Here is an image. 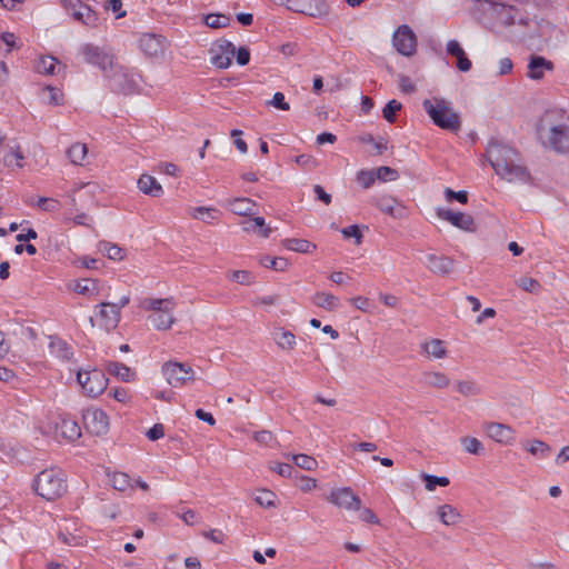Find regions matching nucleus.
<instances>
[{
    "label": "nucleus",
    "instance_id": "f257e3e1",
    "mask_svg": "<svg viewBox=\"0 0 569 569\" xmlns=\"http://www.w3.org/2000/svg\"><path fill=\"white\" fill-rule=\"evenodd\" d=\"M487 158L495 172L509 182L526 180L529 176L518 151L507 144L498 141L490 142L487 148Z\"/></svg>",
    "mask_w": 569,
    "mask_h": 569
},
{
    "label": "nucleus",
    "instance_id": "f03ea898",
    "mask_svg": "<svg viewBox=\"0 0 569 569\" xmlns=\"http://www.w3.org/2000/svg\"><path fill=\"white\" fill-rule=\"evenodd\" d=\"M538 133L545 148L569 156V114L547 112L538 126Z\"/></svg>",
    "mask_w": 569,
    "mask_h": 569
},
{
    "label": "nucleus",
    "instance_id": "7ed1b4c3",
    "mask_svg": "<svg viewBox=\"0 0 569 569\" xmlns=\"http://www.w3.org/2000/svg\"><path fill=\"white\" fill-rule=\"evenodd\" d=\"M64 473L57 468H48L37 475L32 481L33 492L40 498H61L67 491Z\"/></svg>",
    "mask_w": 569,
    "mask_h": 569
},
{
    "label": "nucleus",
    "instance_id": "20e7f679",
    "mask_svg": "<svg viewBox=\"0 0 569 569\" xmlns=\"http://www.w3.org/2000/svg\"><path fill=\"white\" fill-rule=\"evenodd\" d=\"M422 107L433 123L443 130L457 132L461 128V120L452 110L450 103L442 98L426 99Z\"/></svg>",
    "mask_w": 569,
    "mask_h": 569
},
{
    "label": "nucleus",
    "instance_id": "39448f33",
    "mask_svg": "<svg viewBox=\"0 0 569 569\" xmlns=\"http://www.w3.org/2000/svg\"><path fill=\"white\" fill-rule=\"evenodd\" d=\"M140 306L142 309L153 312L148 319L157 330H169L176 321L172 315L176 302L172 298H144Z\"/></svg>",
    "mask_w": 569,
    "mask_h": 569
},
{
    "label": "nucleus",
    "instance_id": "423d86ee",
    "mask_svg": "<svg viewBox=\"0 0 569 569\" xmlns=\"http://www.w3.org/2000/svg\"><path fill=\"white\" fill-rule=\"evenodd\" d=\"M104 79L110 90L116 93L129 96L139 92L140 76L119 62L112 68V71L107 73Z\"/></svg>",
    "mask_w": 569,
    "mask_h": 569
},
{
    "label": "nucleus",
    "instance_id": "0eeeda50",
    "mask_svg": "<svg viewBox=\"0 0 569 569\" xmlns=\"http://www.w3.org/2000/svg\"><path fill=\"white\" fill-rule=\"evenodd\" d=\"M81 53L87 63L93 64L102 71L103 77L112 71V68L118 63L117 57L109 49L92 43L82 46Z\"/></svg>",
    "mask_w": 569,
    "mask_h": 569
},
{
    "label": "nucleus",
    "instance_id": "6e6552de",
    "mask_svg": "<svg viewBox=\"0 0 569 569\" xmlns=\"http://www.w3.org/2000/svg\"><path fill=\"white\" fill-rule=\"evenodd\" d=\"M98 186L93 182L81 183L73 188L67 197L70 199L72 211L90 209L97 204Z\"/></svg>",
    "mask_w": 569,
    "mask_h": 569
},
{
    "label": "nucleus",
    "instance_id": "1a4fd4ad",
    "mask_svg": "<svg viewBox=\"0 0 569 569\" xmlns=\"http://www.w3.org/2000/svg\"><path fill=\"white\" fill-rule=\"evenodd\" d=\"M78 383L83 392L89 397L101 395L108 385V379L101 370H80L77 373Z\"/></svg>",
    "mask_w": 569,
    "mask_h": 569
},
{
    "label": "nucleus",
    "instance_id": "9d476101",
    "mask_svg": "<svg viewBox=\"0 0 569 569\" xmlns=\"http://www.w3.org/2000/svg\"><path fill=\"white\" fill-rule=\"evenodd\" d=\"M63 8L74 20L87 27L96 28L100 23L98 14L80 0H63Z\"/></svg>",
    "mask_w": 569,
    "mask_h": 569
},
{
    "label": "nucleus",
    "instance_id": "9b49d317",
    "mask_svg": "<svg viewBox=\"0 0 569 569\" xmlns=\"http://www.w3.org/2000/svg\"><path fill=\"white\" fill-rule=\"evenodd\" d=\"M392 41L396 50L405 57H411L417 52V36L407 24L398 27Z\"/></svg>",
    "mask_w": 569,
    "mask_h": 569
},
{
    "label": "nucleus",
    "instance_id": "f8f14e48",
    "mask_svg": "<svg viewBox=\"0 0 569 569\" xmlns=\"http://www.w3.org/2000/svg\"><path fill=\"white\" fill-rule=\"evenodd\" d=\"M82 421L84 428L92 435L101 436L109 430V417L101 409L88 408L83 411Z\"/></svg>",
    "mask_w": 569,
    "mask_h": 569
},
{
    "label": "nucleus",
    "instance_id": "ddd939ff",
    "mask_svg": "<svg viewBox=\"0 0 569 569\" xmlns=\"http://www.w3.org/2000/svg\"><path fill=\"white\" fill-rule=\"evenodd\" d=\"M162 372L168 383L176 388L193 379L191 367L180 362H166Z\"/></svg>",
    "mask_w": 569,
    "mask_h": 569
},
{
    "label": "nucleus",
    "instance_id": "4468645a",
    "mask_svg": "<svg viewBox=\"0 0 569 569\" xmlns=\"http://www.w3.org/2000/svg\"><path fill=\"white\" fill-rule=\"evenodd\" d=\"M287 9L309 17H319L327 12L325 0H286Z\"/></svg>",
    "mask_w": 569,
    "mask_h": 569
},
{
    "label": "nucleus",
    "instance_id": "2eb2a0df",
    "mask_svg": "<svg viewBox=\"0 0 569 569\" xmlns=\"http://www.w3.org/2000/svg\"><path fill=\"white\" fill-rule=\"evenodd\" d=\"M140 49L149 58H161L166 51V39L153 33H144L139 40Z\"/></svg>",
    "mask_w": 569,
    "mask_h": 569
},
{
    "label": "nucleus",
    "instance_id": "dca6fc26",
    "mask_svg": "<svg viewBox=\"0 0 569 569\" xmlns=\"http://www.w3.org/2000/svg\"><path fill=\"white\" fill-rule=\"evenodd\" d=\"M437 216L450 222L452 226L463 230V231H475V220L472 216L465 212H455L451 210L438 209Z\"/></svg>",
    "mask_w": 569,
    "mask_h": 569
},
{
    "label": "nucleus",
    "instance_id": "f3484780",
    "mask_svg": "<svg viewBox=\"0 0 569 569\" xmlns=\"http://www.w3.org/2000/svg\"><path fill=\"white\" fill-rule=\"evenodd\" d=\"M496 19L502 24V26H512L517 21L519 23L526 24L527 22L523 20L521 16H519V10L515 8L513 6H508L506 3L498 2L497 4L491 7Z\"/></svg>",
    "mask_w": 569,
    "mask_h": 569
},
{
    "label": "nucleus",
    "instance_id": "a211bd4d",
    "mask_svg": "<svg viewBox=\"0 0 569 569\" xmlns=\"http://www.w3.org/2000/svg\"><path fill=\"white\" fill-rule=\"evenodd\" d=\"M485 431L489 438L502 445H510L516 439L513 429L505 423H486Z\"/></svg>",
    "mask_w": 569,
    "mask_h": 569
},
{
    "label": "nucleus",
    "instance_id": "6ab92c4d",
    "mask_svg": "<svg viewBox=\"0 0 569 569\" xmlns=\"http://www.w3.org/2000/svg\"><path fill=\"white\" fill-rule=\"evenodd\" d=\"M375 206L380 211L395 219H403L407 217L406 208L391 196H381L376 198Z\"/></svg>",
    "mask_w": 569,
    "mask_h": 569
},
{
    "label": "nucleus",
    "instance_id": "aec40b11",
    "mask_svg": "<svg viewBox=\"0 0 569 569\" xmlns=\"http://www.w3.org/2000/svg\"><path fill=\"white\" fill-rule=\"evenodd\" d=\"M427 261V268L440 276H447L449 274L453 267H455V260L447 256H437L435 253H430L426 257Z\"/></svg>",
    "mask_w": 569,
    "mask_h": 569
},
{
    "label": "nucleus",
    "instance_id": "412c9836",
    "mask_svg": "<svg viewBox=\"0 0 569 569\" xmlns=\"http://www.w3.org/2000/svg\"><path fill=\"white\" fill-rule=\"evenodd\" d=\"M99 308V318L101 326L107 330H113L118 327L121 319V313L117 308L111 307V302H101L97 306Z\"/></svg>",
    "mask_w": 569,
    "mask_h": 569
},
{
    "label": "nucleus",
    "instance_id": "4be33fe9",
    "mask_svg": "<svg viewBox=\"0 0 569 569\" xmlns=\"http://www.w3.org/2000/svg\"><path fill=\"white\" fill-rule=\"evenodd\" d=\"M553 69L555 64L552 61L541 56L532 54L529 58L527 76L532 80H540L543 78L545 71H552Z\"/></svg>",
    "mask_w": 569,
    "mask_h": 569
},
{
    "label": "nucleus",
    "instance_id": "5701e85b",
    "mask_svg": "<svg viewBox=\"0 0 569 569\" xmlns=\"http://www.w3.org/2000/svg\"><path fill=\"white\" fill-rule=\"evenodd\" d=\"M234 53L236 47L233 43L226 39H220L218 41V49L216 50V67L220 69L230 67Z\"/></svg>",
    "mask_w": 569,
    "mask_h": 569
},
{
    "label": "nucleus",
    "instance_id": "b1692460",
    "mask_svg": "<svg viewBox=\"0 0 569 569\" xmlns=\"http://www.w3.org/2000/svg\"><path fill=\"white\" fill-rule=\"evenodd\" d=\"M447 53L457 58V68L462 72H468L472 63L466 56L465 50L457 40H449L446 46Z\"/></svg>",
    "mask_w": 569,
    "mask_h": 569
},
{
    "label": "nucleus",
    "instance_id": "393cba45",
    "mask_svg": "<svg viewBox=\"0 0 569 569\" xmlns=\"http://www.w3.org/2000/svg\"><path fill=\"white\" fill-rule=\"evenodd\" d=\"M226 207L234 214L250 216L253 213L257 203L249 198H234L228 200Z\"/></svg>",
    "mask_w": 569,
    "mask_h": 569
},
{
    "label": "nucleus",
    "instance_id": "a878e982",
    "mask_svg": "<svg viewBox=\"0 0 569 569\" xmlns=\"http://www.w3.org/2000/svg\"><path fill=\"white\" fill-rule=\"evenodd\" d=\"M138 188L141 192L147 196L154 198L160 197L163 193L162 186L157 179L150 174H141L138 179Z\"/></svg>",
    "mask_w": 569,
    "mask_h": 569
},
{
    "label": "nucleus",
    "instance_id": "bb28decb",
    "mask_svg": "<svg viewBox=\"0 0 569 569\" xmlns=\"http://www.w3.org/2000/svg\"><path fill=\"white\" fill-rule=\"evenodd\" d=\"M49 352L52 357L63 361L70 360L73 355L71 347L58 337H50Z\"/></svg>",
    "mask_w": 569,
    "mask_h": 569
},
{
    "label": "nucleus",
    "instance_id": "cd10ccee",
    "mask_svg": "<svg viewBox=\"0 0 569 569\" xmlns=\"http://www.w3.org/2000/svg\"><path fill=\"white\" fill-rule=\"evenodd\" d=\"M422 353L429 358L443 359L447 357V349L441 339H430L420 345Z\"/></svg>",
    "mask_w": 569,
    "mask_h": 569
},
{
    "label": "nucleus",
    "instance_id": "c85d7f7f",
    "mask_svg": "<svg viewBox=\"0 0 569 569\" xmlns=\"http://www.w3.org/2000/svg\"><path fill=\"white\" fill-rule=\"evenodd\" d=\"M422 381L425 386L436 389H445L450 385L449 377L440 371H425Z\"/></svg>",
    "mask_w": 569,
    "mask_h": 569
},
{
    "label": "nucleus",
    "instance_id": "c756f323",
    "mask_svg": "<svg viewBox=\"0 0 569 569\" xmlns=\"http://www.w3.org/2000/svg\"><path fill=\"white\" fill-rule=\"evenodd\" d=\"M282 246L291 251L300 252V253H310L316 250V244L299 238H288L282 240Z\"/></svg>",
    "mask_w": 569,
    "mask_h": 569
},
{
    "label": "nucleus",
    "instance_id": "7c9ffc66",
    "mask_svg": "<svg viewBox=\"0 0 569 569\" xmlns=\"http://www.w3.org/2000/svg\"><path fill=\"white\" fill-rule=\"evenodd\" d=\"M61 436L70 441L78 439L81 436V429L77 421L72 419H61L58 425Z\"/></svg>",
    "mask_w": 569,
    "mask_h": 569
},
{
    "label": "nucleus",
    "instance_id": "2f4dec72",
    "mask_svg": "<svg viewBox=\"0 0 569 569\" xmlns=\"http://www.w3.org/2000/svg\"><path fill=\"white\" fill-rule=\"evenodd\" d=\"M274 342L282 350H292L296 346V336L283 328H279L273 332Z\"/></svg>",
    "mask_w": 569,
    "mask_h": 569
},
{
    "label": "nucleus",
    "instance_id": "473e14b6",
    "mask_svg": "<svg viewBox=\"0 0 569 569\" xmlns=\"http://www.w3.org/2000/svg\"><path fill=\"white\" fill-rule=\"evenodd\" d=\"M312 302L319 308L332 311L338 307L339 299L331 293L317 292L312 297Z\"/></svg>",
    "mask_w": 569,
    "mask_h": 569
},
{
    "label": "nucleus",
    "instance_id": "72a5a7b5",
    "mask_svg": "<svg viewBox=\"0 0 569 569\" xmlns=\"http://www.w3.org/2000/svg\"><path fill=\"white\" fill-rule=\"evenodd\" d=\"M107 370L110 375H113L126 382L131 381L133 378V372L131 371V369L128 366L120 362H109L107 366Z\"/></svg>",
    "mask_w": 569,
    "mask_h": 569
},
{
    "label": "nucleus",
    "instance_id": "f704fd0d",
    "mask_svg": "<svg viewBox=\"0 0 569 569\" xmlns=\"http://www.w3.org/2000/svg\"><path fill=\"white\" fill-rule=\"evenodd\" d=\"M260 263L263 267L273 269L276 271H286L290 266V262L288 259L283 258V257H270V256L262 257L260 259Z\"/></svg>",
    "mask_w": 569,
    "mask_h": 569
},
{
    "label": "nucleus",
    "instance_id": "c9c22d12",
    "mask_svg": "<svg viewBox=\"0 0 569 569\" xmlns=\"http://www.w3.org/2000/svg\"><path fill=\"white\" fill-rule=\"evenodd\" d=\"M87 153V146L80 142L73 143L67 151V156L73 164H82Z\"/></svg>",
    "mask_w": 569,
    "mask_h": 569
},
{
    "label": "nucleus",
    "instance_id": "e433bc0d",
    "mask_svg": "<svg viewBox=\"0 0 569 569\" xmlns=\"http://www.w3.org/2000/svg\"><path fill=\"white\" fill-rule=\"evenodd\" d=\"M73 291L83 295V296H91L94 292L98 291V282L93 279H80L76 281V283L72 287Z\"/></svg>",
    "mask_w": 569,
    "mask_h": 569
},
{
    "label": "nucleus",
    "instance_id": "4c0bfd02",
    "mask_svg": "<svg viewBox=\"0 0 569 569\" xmlns=\"http://www.w3.org/2000/svg\"><path fill=\"white\" fill-rule=\"evenodd\" d=\"M438 515L440 520L447 526L455 525L460 518L457 509L450 505H443L439 507Z\"/></svg>",
    "mask_w": 569,
    "mask_h": 569
},
{
    "label": "nucleus",
    "instance_id": "58836bf2",
    "mask_svg": "<svg viewBox=\"0 0 569 569\" xmlns=\"http://www.w3.org/2000/svg\"><path fill=\"white\" fill-rule=\"evenodd\" d=\"M99 251L104 253L109 259L112 260H122L123 259V250L116 243H111L108 241L99 242Z\"/></svg>",
    "mask_w": 569,
    "mask_h": 569
},
{
    "label": "nucleus",
    "instance_id": "ea45409f",
    "mask_svg": "<svg viewBox=\"0 0 569 569\" xmlns=\"http://www.w3.org/2000/svg\"><path fill=\"white\" fill-rule=\"evenodd\" d=\"M28 204L32 206L33 202L27 201ZM40 210L44 212H57L61 208L59 200L54 198L40 197L34 203Z\"/></svg>",
    "mask_w": 569,
    "mask_h": 569
},
{
    "label": "nucleus",
    "instance_id": "a19ab883",
    "mask_svg": "<svg viewBox=\"0 0 569 569\" xmlns=\"http://www.w3.org/2000/svg\"><path fill=\"white\" fill-rule=\"evenodd\" d=\"M420 477L425 482L426 489L429 491L435 490L437 486L447 487L450 483V480L448 477H438V476L428 475L425 472H422Z\"/></svg>",
    "mask_w": 569,
    "mask_h": 569
},
{
    "label": "nucleus",
    "instance_id": "79ce46f5",
    "mask_svg": "<svg viewBox=\"0 0 569 569\" xmlns=\"http://www.w3.org/2000/svg\"><path fill=\"white\" fill-rule=\"evenodd\" d=\"M291 459L299 468L303 470L311 471L315 470L318 466V462L313 457L305 453L292 455Z\"/></svg>",
    "mask_w": 569,
    "mask_h": 569
},
{
    "label": "nucleus",
    "instance_id": "37998d69",
    "mask_svg": "<svg viewBox=\"0 0 569 569\" xmlns=\"http://www.w3.org/2000/svg\"><path fill=\"white\" fill-rule=\"evenodd\" d=\"M112 486L116 490L120 492H126L128 489H131L133 486L130 482V478L127 473L116 472L111 478Z\"/></svg>",
    "mask_w": 569,
    "mask_h": 569
},
{
    "label": "nucleus",
    "instance_id": "c03bdc74",
    "mask_svg": "<svg viewBox=\"0 0 569 569\" xmlns=\"http://www.w3.org/2000/svg\"><path fill=\"white\" fill-rule=\"evenodd\" d=\"M466 452L471 455H482L483 446L480 440L475 437H463L460 439Z\"/></svg>",
    "mask_w": 569,
    "mask_h": 569
},
{
    "label": "nucleus",
    "instance_id": "a18cd8bd",
    "mask_svg": "<svg viewBox=\"0 0 569 569\" xmlns=\"http://www.w3.org/2000/svg\"><path fill=\"white\" fill-rule=\"evenodd\" d=\"M376 179L388 182V181H395L399 178V173L396 169L387 166L379 167L375 169Z\"/></svg>",
    "mask_w": 569,
    "mask_h": 569
},
{
    "label": "nucleus",
    "instance_id": "49530a36",
    "mask_svg": "<svg viewBox=\"0 0 569 569\" xmlns=\"http://www.w3.org/2000/svg\"><path fill=\"white\" fill-rule=\"evenodd\" d=\"M58 60L53 57H42L37 63V71L43 74H53Z\"/></svg>",
    "mask_w": 569,
    "mask_h": 569
},
{
    "label": "nucleus",
    "instance_id": "de8ad7c7",
    "mask_svg": "<svg viewBox=\"0 0 569 569\" xmlns=\"http://www.w3.org/2000/svg\"><path fill=\"white\" fill-rule=\"evenodd\" d=\"M401 108L402 104L399 101L392 99L385 106L382 116L388 122L393 123L396 120V113L400 111Z\"/></svg>",
    "mask_w": 569,
    "mask_h": 569
},
{
    "label": "nucleus",
    "instance_id": "09e8293b",
    "mask_svg": "<svg viewBox=\"0 0 569 569\" xmlns=\"http://www.w3.org/2000/svg\"><path fill=\"white\" fill-rule=\"evenodd\" d=\"M457 390L465 397L477 396L480 393V387L475 381H459L457 383Z\"/></svg>",
    "mask_w": 569,
    "mask_h": 569
},
{
    "label": "nucleus",
    "instance_id": "8fccbe9b",
    "mask_svg": "<svg viewBox=\"0 0 569 569\" xmlns=\"http://www.w3.org/2000/svg\"><path fill=\"white\" fill-rule=\"evenodd\" d=\"M356 180L359 184L362 186V188L368 189L370 188L376 179L375 169L371 170H360L357 172Z\"/></svg>",
    "mask_w": 569,
    "mask_h": 569
},
{
    "label": "nucleus",
    "instance_id": "3c124183",
    "mask_svg": "<svg viewBox=\"0 0 569 569\" xmlns=\"http://www.w3.org/2000/svg\"><path fill=\"white\" fill-rule=\"evenodd\" d=\"M517 286L530 293H537L541 288L539 281L530 277L520 278L517 280Z\"/></svg>",
    "mask_w": 569,
    "mask_h": 569
},
{
    "label": "nucleus",
    "instance_id": "603ef678",
    "mask_svg": "<svg viewBox=\"0 0 569 569\" xmlns=\"http://www.w3.org/2000/svg\"><path fill=\"white\" fill-rule=\"evenodd\" d=\"M23 159L22 152L17 149H11L9 152H7L3 157V163L8 167L12 166L14 162L16 164L21 168L22 163L20 162Z\"/></svg>",
    "mask_w": 569,
    "mask_h": 569
},
{
    "label": "nucleus",
    "instance_id": "864d4df0",
    "mask_svg": "<svg viewBox=\"0 0 569 569\" xmlns=\"http://www.w3.org/2000/svg\"><path fill=\"white\" fill-rule=\"evenodd\" d=\"M190 216L193 219H200V220H202L204 222H210V220L213 218L212 217V209L209 208V207L192 208L191 211H190Z\"/></svg>",
    "mask_w": 569,
    "mask_h": 569
},
{
    "label": "nucleus",
    "instance_id": "5fc2aeb1",
    "mask_svg": "<svg viewBox=\"0 0 569 569\" xmlns=\"http://www.w3.org/2000/svg\"><path fill=\"white\" fill-rule=\"evenodd\" d=\"M329 498H358V496L352 491L350 487H342L331 488L329 491Z\"/></svg>",
    "mask_w": 569,
    "mask_h": 569
},
{
    "label": "nucleus",
    "instance_id": "6e6d98bb",
    "mask_svg": "<svg viewBox=\"0 0 569 569\" xmlns=\"http://www.w3.org/2000/svg\"><path fill=\"white\" fill-rule=\"evenodd\" d=\"M295 161L297 164L308 170H312L318 166L317 159L310 154L297 156Z\"/></svg>",
    "mask_w": 569,
    "mask_h": 569
},
{
    "label": "nucleus",
    "instance_id": "4d7b16f0",
    "mask_svg": "<svg viewBox=\"0 0 569 569\" xmlns=\"http://www.w3.org/2000/svg\"><path fill=\"white\" fill-rule=\"evenodd\" d=\"M231 279L240 284H250L253 282V276L247 270L232 271Z\"/></svg>",
    "mask_w": 569,
    "mask_h": 569
},
{
    "label": "nucleus",
    "instance_id": "13d9d810",
    "mask_svg": "<svg viewBox=\"0 0 569 569\" xmlns=\"http://www.w3.org/2000/svg\"><path fill=\"white\" fill-rule=\"evenodd\" d=\"M253 224L261 238H268L270 236L272 229L266 224V221L262 217H254Z\"/></svg>",
    "mask_w": 569,
    "mask_h": 569
},
{
    "label": "nucleus",
    "instance_id": "bf43d9fd",
    "mask_svg": "<svg viewBox=\"0 0 569 569\" xmlns=\"http://www.w3.org/2000/svg\"><path fill=\"white\" fill-rule=\"evenodd\" d=\"M337 507L349 511L358 512L361 508V500H331Z\"/></svg>",
    "mask_w": 569,
    "mask_h": 569
},
{
    "label": "nucleus",
    "instance_id": "052dcab7",
    "mask_svg": "<svg viewBox=\"0 0 569 569\" xmlns=\"http://www.w3.org/2000/svg\"><path fill=\"white\" fill-rule=\"evenodd\" d=\"M345 238H355L356 244H360L362 240V233L357 224L349 226L341 230Z\"/></svg>",
    "mask_w": 569,
    "mask_h": 569
},
{
    "label": "nucleus",
    "instance_id": "680f3d73",
    "mask_svg": "<svg viewBox=\"0 0 569 569\" xmlns=\"http://www.w3.org/2000/svg\"><path fill=\"white\" fill-rule=\"evenodd\" d=\"M106 10H111L116 13V19H120L126 17V11L122 10V1L121 0H108L104 3Z\"/></svg>",
    "mask_w": 569,
    "mask_h": 569
},
{
    "label": "nucleus",
    "instance_id": "e2e57ef3",
    "mask_svg": "<svg viewBox=\"0 0 569 569\" xmlns=\"http://www.w3.org/2000/svg\"><path fill=\"white\" fill-rule=\"evenodd\" d=\"M445 196L448 201L457 200L463 204L468 201V193L466 191H453L452 189L447 188L445 190Z\"/></svg>",
    "mask_w": 569,
    "mask_h": 569
},
{
    "label": "nucleus",
    "instance_id": "0e129e2a",
    "mask_svg": "<svg viewBox=\"0 0 569 569\" xmlns=\"http://www.w3.org/2000/svg\"><path fill=\"white\" fill-rule=\"evenodd\" d=\"M253 439L261 445H270L271 441L274 440V437L269 430H260L256 431L252 435Z\"/></svg>",
    "mask_w": 569,
    "mask_h": 569
},
{
    "label": "nucleus",
    "instance_id": "69168bd1",
    "mask_svg": "<svg viewBox=\"0 0 569 569\" xmlns=\"http://www.w3.org/2000/svg\"><path fill=\"white\" fill-rule=\"evenodd\" d=\"M146 436L151 441L159 440L160 438H162L164 436V427H163V425L162 423L153 425V427H151L147 431Z\"/></svg>",
    "mask_w": 569,
    "mask_h": 569
},
{
    "label": "nucleus",
    "instance_id": "338daca9",
    "mask_svg": "<svg viewBox=\"0 0 569 569\" xmlns=\"http://www.w3.org/2000/svg\"><path fill=\"white\" fill-rule=\"evenodd\" d=\"M269 103L282 111H288L290 109L289 103L284 101V96L282 92H276Z\"/></svg>",
    "mask_w": 569,
    "mask_h": 569
},
{
    "label": "nucleus",
    "instance_id": "774afa93",
    "mask_svg": "<svg viewBox=\"0 0 569 569\" xmlns=\"http://www.w3.org/2000/svg\"><path fill=\"white\" fill-rule=\"evenodd\" d=\"M298 487L303 492H309L317 487V480L307 476H302L298 480Z\"/></svg>",
    "mask_w": 569,
    "mask_h": 569
}]
</instances>
